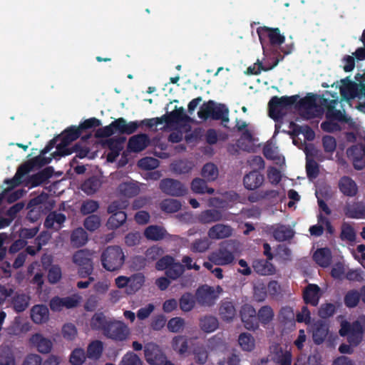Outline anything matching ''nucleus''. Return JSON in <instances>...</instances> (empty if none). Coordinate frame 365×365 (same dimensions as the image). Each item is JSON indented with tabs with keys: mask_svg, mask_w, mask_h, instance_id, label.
Listing matches in <instances>:
<instances>
[{
	"mask_svg": "<svg viewBox=\"0 0 365 365\" xmlns=\"http://www.w3.org/2000/svg\"><path fill=\"white\" fill-rule=\"evenodd\" d=\"M341 100L339 101V96L336 93L331 94L330 91H327L323 97L317 96H310L302 100L300 105V112L307 118H313L322 115L324 108L327 109V115L329 118L334 119L344 118V120L352 128L356 129L358 125L351 120L346 119L344 117L341 110L336 108V106L340 103L348 102V100L354 98L355 92L352 86L347 85L340 88Z\"/></svg>",
	"mask_w": 365,
	"mask_h": 365,
	"instance_id": "nucleus-1",
	"label": "nucleus"
},
{
	"mask_svg": "<svg viewBox=\"0 0 365 365\" xmlns=\"http://www.w3.org/2000/svg\"><path fill=\"white\" fill-rule=\"evenodd\" d=\"M46 165V148L41 150L39 155L26 161L19 166L12 178L4 180L10 188H14L22 182V178L31 171L38 170Z\"/></svg>",
	"mask_w": 365,
	"mask_h": 365,
	"instance_id": "nucleus-2",
	"label": "nucleus"
},
{
	"mask_svg": "<svg viewBox=\"0 0 365 365\" xmlns=\"http://www.w3.org/2000/svg\"><path fill=\"white\" fill-rule=\"evenodd\" d=\"M125 255L120 247H107L101 255L103 267L109 272L119 269L123 264Z\"/></svg>",
	"mask_w": 365,
	"mask_h": 365,
	"instance_id": "nucleus-3",
	"label": "nucleus"
},
{
	"mask_svg": "<svg viewBox=\"0 0 365 365\" xmlns=\"http://www.w3.org/2000/svg\"><path fill=\"white\" fill-rule=\"evenodd\" d=\"M130 334L129 327L120 320L109 319L104 328L103 335L115 341H123L128 339Z\"/></svg>",
	"mask_w": 365,
	"mask_h": 365,
	"instance_id": "nucleus-4",
	"label": "nucleus"
},
{
	"mask_svg": "<svg viewBox=\"0 0 365 365\" xmlns=\"http://www.w3.org/2000/svg\"><path fill=\"white\" fill-rule=\"evenodd\" d=\"M222 292V288L219 285L211 287L204 284L197 289L196 299L199 304L210 307L215 304Z\"/></svg>",
	"mask_w": 365,
	"mask_h": 365,
	"instance_id": "nucleus-5",
	"label": "nucleus"
},
{
	"mask_svg": "<svg viewBox=\"0 0 365 365\" xmlns=\"http://www.w3.org/2000/svg\"><path fill=\"white\" fill-rule=\"evenodd\" d=\"M228 109L224 105L216 104L212 101H210L202 105L198 111V116L204 119L212 118L228 121Z\"/></svg>",
	"mask_w": 365,
	"mask_h": 365,
	"instance_id": "nucleus-6",
	"label": "nucleus"
},
{
	"mask_svg": "<svg viewBox=\"0 0 365 365\" xmlns=\"http://www.w3.org/2000/svg\"><path fill=\"white\" fill-rule=\"evenodd\" d=\"M81 132V130L79 127L73 126L68 128L55 140L57 150L50 153V155L53 157H55L56 154H58V155H68V152L66 151L64 147L71 142L77 139L80 135Z\"/></svg>",
	"mask_w": 365,
	"mask_h": 365,
	"instance_id": "nucleus-7",
	"label": "nucleus"
},
{
	"mask_svg": "<svg viewBox=\"0 0 365 365\" xmlns=\"http://www.w3.org/2000/svg\"><path fill=\"white\" fill-rule=\"evenodd\" d=\"M339 334L341 336L347 335L349 342L351 345L356 346L362 340V327L359 321H356L352 325L346 321H342Z\"/></svg>",
	"mask_w": 365,
	"mask_h": 365,
	"instance_id": "nucleus-8",
	"label": "nucleus"
},
{
	"mask_svg": "<svg viewBox=\"0 0 365 365\" xmlns=\"http://www.w3.org/2000/svg\"><path fill=\"white\" fill-rule=\"evenodd\" d=\"M73 262L80 267L79 274L84 277L90 275L93 269L92 264V252L87 250H81L73 256Z\"/></svg>",
	"mask_w": 365,
	"mask_h": 365,
	"instance_id": "nucleus-9",
	"label": "nucleus"
},
{
	"mask_svg": "<svg viewBox=\"0 0 365 365\" xmlns=\"http://www.w3.org/2000/svg\"><path fill=\"white\" fill-rule=\"evenodd\" d=\"M293 103L292 98L289 97L272 98L269 103V115L274 119L280 118Z\"/></svg>",
	"mask_w": 365,
	"mask_h": 365,
	"instance_id": "nucleus-10",
	"label": "nucleus"
},
{
	"mask_svg": "<svg viewBox=\"0 0 365 365\" xmlns=\"http://www.w3.org/2000/svg\"><path fill=\"white\" fill-rule=\"evenodd\" d=\"M145 357L146 361L152 365H165L169 361L163 353L159 346L153 343H148L145 346Z\"/></svg>",
	"mask_w": 365,
	"mask_h": 365,
	"instance_id": "nucleus-11",
	"label": "nucleus"
},
{
	"mask_svg": "<svg viewBox=\"0 0 365 365\" xmlns=\"http://www.w3.org/2000/svg\"><path fill=\"white\" fill-rule=\"evenodd\" d=\"M197 339V336L188 337L185 335L175 336L170 342L172 349L179 355L184 356L191 349L195 341Z\"/></svg>",
	"mask_w": 365,
	"mask_h": 365,
	"instance_id": "nucleus-12",
	"label": "nucleus"
},
{
	"mask_svg": "<svg viewBox=\"0 0 365 365\" xmlns=\"http://www.w3.org/2000/svg\"><path fill=\"white\" fill-rule=\"evenodd\" d=\"M160 189L165 194L172 196H182L187 192L184 185L172 178L162 180L160 182Z\"/></svg>",
	"mask_w": 365,
	"mask_h": 365,
	"instance_id": "nucleus-13",
	"label": "nucleus"
},
{
	"mask_svg": "<svg viewBox=\"0 0 365 365\" xmlns=\"http://www.w3.org/2000/svg\"><path fill=\"white\" fill-rule=\"evenodd\" d=\"M240 316L244 327L248 330H256L259 328L257 314L255 308L245 304L240 311Z\"/></svg>",
	"mask_w": 365,
	"mask_h": 365,
	"instance_id": "nucleus-14",
	"label": "nucleus"
},
{
	"mask_svg": "<svg viewBox=\"0 0 365 365\" xmlns=\"http://www.w3.org/2000/svg\"><path fill=\"white\" fill-rule=\"evenodd\" d=\"M346 155L355 169L361 170L365 167V147L363 145H356L348 148Z\"/></svg>",
	"mask_w": 365,
	"mask_h": 365,
	"instance_id": "nucleus-15",
	"label": "nucleus"
},
{
	"mask_svg": "<svg viewBox=\"0 0 365 365\" xmlns=\"http://www.w3.org/2000/svg\"><path fill=\"white\" fill-rule=\"evenodd\" d=\"M235 259L233 252L225 247H220L209 256L210 261L218 266L229 265L235 261Z\"/></svg>",
	"mask_w": 365,
	"mask_h": 365,
	"instance_id": "nucleus-16",
	"label": "nucleus"
},
{
	"mask_svg": "<svg viewBox=\"0 0 365 365\" xmlns=\"http://www.w3.org/2000/svg\"><path fill=\"white\" fill-rule=\"evenodd\" d=\"M150 143V139L145 134H138L132 136L128 141V149L133 152L143 150Z\"/></svg>",
	"mask_w": 365,
	"mask_h": 365,
	"instance_id": "nucleus-17",
	"label": "nucleus"
},
{
	"mask_svg": "<svg viewBox=\"0 0 365 365\" xmlns=\"http://www.w3.org/2000/svg\"><path fill=\"white\" fill-rule=\"evenodd\" d=\"M46 202V193L43 191L41 195L31 199L28 203V208L30 209L28 213V217L34 222L38 218V211L36 210L37 207H42V205Z\"/></svg>",
	"mask_w": 365,
	"mask_h": 365,
	"instance_id": "nucleus-18",
	"label": "nucleus"
},
{
	"mask_svg": "<svg viewBox=\"0 0 365 365\" xmlns=\"http://www.w3.org/2000/svg\"><path fill=\"white\" fill-rule=\"evenodd\" d=\"M320 288L316 284H309L304 290L303 297L307 304L317 306L321 297Z\"/></svg>",
	"mask_w": 365,
	"mask_h": 365,
	"instance_id": "nucleus-19",
	"label": "nucleus"
},
{
	"mask_svg": "<svg viewBox=\"0 0 365 365\" xmlns=\"http://www.w3.org/2000/svg\"><path fill=\"white\" fill-rule=\"evenodd\" d=\"M208 236L212 240H220L232 235V228L223 224H217L212 226L208 231Z\"/></svg>",
	"mask_w": 365,
	"mask_h": 365,
	"instance_id": "nucleus-20",
	"label": "nucleus"
},
{
	"mask_svg": "<svg viewBox=\"0 0 365 365\" xmlns=\"http://www.w3.org/2000/svg\"><path fill=\"white\" fill-rule=\"evenodd\" d=\"M264 176L257 171H252L244 177L245 187L248 190H255L264 182Z\"/></svg>",
	"mask_w": 365,
	"mask_h": 365,
	"instance_id": "nucleus-21",
	"label": "nucleus"
},
{
	"mask_svg": "<svg viewBox=\"0 0 365 365\" xmlns=\"http://www.w3.org/2000/svg\"><path fill=\"white\" fill-rule=\"evenodd\" d=\"M11 297V304L16 313L24 312L29 307L30 297L28 295L16 292Z\"/></svg>",
	"mask_w": 365,
	"mask_h": 365,
	"instance_id": "nucleus-22",
	"label": "nucleus"
},
{
	"mask_svg": "<svg viewBox=\"0 0 365 365\" xmlns=\"http://www.w3.org/2000/svg\"><path fill=\"white\" fill-rule=\"evenodd\" d=\"M194 356L195 362L204 364L208 359V352L205 345L199 341H195L190 349Z\"/></svg>",
	"mask_w": 365,
	"mask_h": 365,
	"instance_id": "nucleus-23",
	"label": "nucleus"
},
{
	"mask_svg": "<svg viewBox=\"0 0 365 365\" xmlns=\"http://www.w3.org/2000/svg\"><path fill=\"white\" fill-rule=\"evenodd\" d=\"M219 314L222 320L230 323L233 321L237 315L234 304L230 302H224L221 304Z\"/></svg>",
	"mask_w": 365,
	"mask_h": 365,
	"instance_id": "nucleus-24",
	"label": "nucleus"
},
{
	"mask_svg": "<svg viewBox=\"0 0 365 365\" xmlns=\"http://www.w3.org/2000/svg\"><path fill=\"white\" fill-rule=\"evenodd\" d=\"M340 191L347 196H354L358 191L355 182L349 177H342L339 182Z\"/></svg>",
	"mask_w": 365,
	"mask_h": 365,
	"instance_id": "nucleus-25",
	"label": "nucleus"
},
{
	"mask_svg": "<svg viewBox=\"0 0 365 365\" xmlns=\"http://www.w3.org/2000/svg\"><path fill=\"white\" fill-rule=\"evenodd\" d=\"M328 334V327L325 323L317 322L314 324L312 329V338L314 341L319 344L324 341Z\"/></svg>",
	"mask_w": 365,
	"mask_h": 365,
	"instance_id": "nucleus-26",
	"label": "nucleus"
},
{
	"mask_svg": "<svg viewBox=\"0 0 365 365\" xmlns=\"http://www.w3.org/2000/svg\"><path fill=\"white\" fill-rule=\"evenodd\" d=\"M145 277L141 273H136L129 277L128 287L126 289L128 294H133L143 286Z\"/></svg>",
	"mask_w": 365,
	"mask_h": 365,
	"instance_id": "nucleus-27",
	"label": "nucleus"
},
{
	"mask_svg": "<svg viewBox=\"0 0 365 365\" xmlns=\"http://www.w3.org/2000/svg\"><path fill=\"white\" fill-rule=\"evenodd\" d=\"M255 271L261 275H270L275 272V268L268 260H256L252 265Z\"/></svg>",
	"mask_w": 365,
	"mask_h": 365,
	"instance_id": "nucleus-28",
	"label": "nucleus"
},
{
	"mask_svg": "<svg viewBox=\"0 0 365 365\" xmlns=\"http://www.w3.org/2000/svg\"><path fill=\"white\" fill-rule=\"evenodd\" d=\"M144 235L150 240L158 241L163 239L167 235V232L162 227L150 225L145 230Z\"/></svg>",
	"mask_w": 365,
	"mask_h": 365,
	"instance_id": "nucleus-29",
	"label": "nucleus"
},
{
	"mask_svg": "<svg viewBox=\"0 0 365 365\" xmlns=\"http://www.w3.org/2000/svg\"><path fill=\"white\" fill-rule=\"evenodd\" d=\"M200 329L206 333L215 331L219 327L217 319L212 316H205L200 319Z\"/></svg>",
	"mask_w": 365,
	"mask_h": 365,
	"instance_id": "nucleus-30",
	"label": "nucleus"
},
{
	"mask_svg": "<svg viewBox=\"0 0 365 365\" xmlns=\"http://www.w3.org/2000/svg\"><path fill=\"white\" fill-rule=\"evenodd\" d=\"M313 257L319 265L327 267L331 263V255L329 249L321 248L314 252Z\"/></svg>",
	"mask_w": 365,
	"mask_h": 365,
	"instance_id": "nucleus-31",
	"label": "nucleus"
},
{
	"mask_svg": "<svg viewBox=\"0 0 365 365\" xmlns=\"http://www.w3.org/2000/svg\"><path fill=\"white\" fill-rule=\"evenodd\" d=\"M294 230L289 226L277 225L273 232V236L277 241L283 242L293 237Z\"/></svg>",
	"mask_w": 365,
	"mask_h": 365,
	"instance_id": "nucleus-32",
	"label": "nucleus"
},
{
	"mask_svg": "<svg viewBox=\"0 0 365 365\" xmlns=\"http://www.w3.org/2000/svg\"><path fill=\"white\" fill-rule=\"evenodd\" d=\"M238 344L240 348L245 351H252L255 348V339L249 333L244 332L239 335Z\"/></svg>",
	"mask_w": 365,
	"mask_h": 365,
	"instance_id": "nucleus-33",
	"label": "nucleus"
},
{
	"mask_svg": "<svg viewBox=\"0 0 365 365\" xmlns=\"http://www.w3.org/2000/svg\"><path fill=\"white\" fill-rule=\"evenodd\" d=\"M222 218L220 211L217 210H208L202 212L198 216L199 222L207 224L219 221Z\"/></svg>",
	"mask_w": 365,
	"mask_h": 365,
	"instance_id": "nucleus-34",
	"label": "nucleus"
},
{
	"mask_svg": "<svg viewBox=\"0 0 365 365\" xmlns=\"http://www.w3.org/2000/svg\"><path fill=\"white\" fill-rule=\"evenodd\" d=\"M102 182L96 177H92L86 180L81 185V190L87 195H93L96 193L101 187Z\"/></svg>",
	"mask_w": 365,
	"mask_h": 365,
	"instance_id": "nucleus-35",
	"label": "nucleus"
},
{
	"mask_svg": "<svg viewBox=\"0 0 365 365\" xmlns=\"http://www.w3.org/2000/svg\"><path fill=\"white\" fill-rule=\"evenodd\" d=\"M258 322L266 325L270 323L274 317V313L272 308L268 305L262 307L257 312Z\"/></svg>",
	"mask_w": 365,
	"mask_h": 365,
	"instance_id": "nucleus-36",
	"label": "nucleus"
},
{
	"mask_svg": "<svg viewBox=\"0 0 365 365\" xmlns=\"http://www.w3.org/2000/svg\"><path fill=\"white\" fill-rule=\"evenodd\" d=\"M46 182V168L41 169L38 173L29 176L24 182L26 186L35 187Z\"/></svg>",
	"mask_w": 365,
	"mask_h": 365,
	"instance_id": "nucleus-37",
	"label": "nucleus"
},
{
	"mask_svg": "<svg viewBox=\"0 0 365 365\" xmlns=\"http://www.w3.org/2000/svg\"><path fill=\"white\" fill-rule=\"evenodd\" d=\"M31 317L36 324H41L46 322V305L38 304L32 307Z\"/></svg>",
	"mask_w": 365,
	"mask_h": 365,
	"instance_id": "nucleus-38",
	"label": "nucleus"
},
{
	"mask_svg": "<svg viewBox=\"0 0 365 365\" xmlns=\"http://www.w3.org/2000/svg\"><path fill=\"white\" fill-rule=\"evenodd\" d=\"M118 190L120 194L125 197H133L139 192V187L133 182H125L119 185Z\"/></svg>",
	"mask_w": 365,
	"mask_h": 365,
	"instance_id": "nucleus-39",
	"label": "nucleus"
},
{
	"mask_svg": "<svg viewBox=\"0 0 365 365\" xmlns=\"http://www.w3.org/2000/svg\"><path fill=\"white\" fill-rule=\"evenodd\" d=\"M65 216L61 213L53 212L47 215V228L52 227L57 230L60 229L61 224L65 221Z\"/></svg>",
	"mask_w": 365,
	"mask_h": 365,
	"instance_id": "nucleus-40",
	"label": "nucleus"
},
{
	"mask_svg": "<svg viewBox=\"0 0 365 365\" xmlns=\"http://www.w3.org/2000/svg\"><path fill=\"white\" fill-rule=\"evenodd\" d=\"M103 349V343L96 340L92 341L88 346L87 355L89 359H98L102 354Z\"/></svg>",
	"mask_w": 365,
	"mask_h": 365,
	"instance_id": "nucleus-41",
	"label": "nucleus"
},
{
	"mask_svg": "<svg viewBox=\"0 0 365 365\" xmlns=\"http://www.w3.org/2000/svg\"><path fill=\"white\" fill-rule=\"evenodd\" d=\"M109 320L106 318L102 312L96 313L91 319V327L94 329H101L103 333L104 332V328Z\"/></svg>",
	"mask_w": 365,
	"mask_h": 365,
	"instance_id": "nucleus-42",
	"label": "nucleus"
},
{
	"mask_svg": "<svg viewBox=\"0 0 365 365\" xmlns=\"http://www.w3.org/2000/svg\"><path fill=\"white\" fill-rule=\"evenodd\" d=\"M88 241V236L83 228H77L71 235V242L76 247L83 246Z\"/></svg>",
	"mask_w": 365,
	"mask_h": 365,
	"instance_id": "nucleus-43",
	"label": "nucleus"
},
{
	"mask_svg": "<svg viewBox=\"0 0 365 365\" xmlns=\"http://www.w3.org/2000/svg\"><path fill=\"white\" fill-rule=\"evenodd\" d=\"M185 327V319L179 317L170 319L167 324L168 329L173 333H179L182 331Z\"/></svg>",
	"mask_w": 365,
	"mask_h": 365,
	"instance_id": "nucleus-44",
	"label": "nucleus"
},
{
	"mask_svg": "<svg viewBox=\"0 0 365 365\" xmlns=\"http://www.w3.org/2000/svg\"><path fill=\"white\" fill-rule=\"evenodd\" d=\"M191 189L194 192L198 194H204L206 192L212 194L214 192V190L212 188H208L206 182L200 178H195L192 180Z\"/></svg>",
	"mask_w": 365,
	"mask_h": 365,
	"instance_id": "nucleus-45",
	"label": "nucleus"
},
{
	"mask_svg": "<svg viewBox=\"0 0 365 365\" xmlns=\"http://www.w3.org/2000/svg\"><path fill=\"white\" fill-rule=\"evenodd\" d=\"M107 225L111 229H115L122 225L126 220L127 216L124 212H118L115 214H111Z\"/></svg>",
	"mask_w": 365,
	"mask_h": 365,
	"instance_id": "nucleus-46",
	"label": "nucleus"
},
{
	"mask_svg": "<svg viewBox=\"0 0 365 365\" xmlns=\"http://www.w3.org/2000/svg\"><path fill=\"white\" fill-rule=\"evenodd\" d=\"M267 286L261 280L257 281L254 284V298L256 301L263 302L267 297Z\"/></svg>",
	"mask_w": 365,
	"mask_h": 365,
	"instance_id": "nucleus-47",
	"label": "nucleus"
},
{
	"mask_svg": "<svg viewBox=\"0 0 365 365\" xmlns=\"http://www.w3.org/2000/svg\"><path fill=\"white\" fill-rule=\"evenodd\" d=\"M193 167L191 162L187 160H178L171 165L172 170L177 174L189 173Z\"/></svg>",
	"mask_w": 365,
	"mask_h": 365,
	"instance_id": "nucleus-48",
	"label": "nucleus"
},
{
	"mask_svg": "<svg viewBox=\"0 0 365 365\" xmlns=\"http://www.w3.org/2000/svg\"><path fill=\"white\" fill-rule=\"evenodd\" d=\"M48 261L47 260V263ZM62 277L61 268L56 264L47 265V279L51 283H56Z\"/></svg>",
	"mask_w": 365,
	"mask_h": 365,
	"instance_id": "nucleus-49",
	"label": "nucleus"
},
{
	"mask_svg": "<svg viewBox=\"0 0 365 365\" xmlns=\"http://www.w3.org/2000/svg\"><path fill=\"white\" fill-rule=\"evenodd\" d=\"M361 292L352 289L349 291L344 296V304L348 307H355L359 302Z\"/></svg>",
	"mask_w": 365,
	"mask_h": 365,
	"instance_id": "nucleus-50",
	"label": "nucleus"
},
{
	"mask_svg": "<svg viewBox=\"0 0 365 365\" xmlns=\"http://www.w3.org/2000/svg\"><path fill=\"white\" fill-rule=\"evenodd\" d=\"M106 143L111 150L107 155V159L109 162H113L122 148L120 143L118 140L111 138L108 140Z\"/></svg>",
	"mask_w": 365,
	"mask_h": 365,
	"instance_id": "nucleus-51",
	"label": "nucleus"
},
{
	"mask_svg": "<svg viewBox=\"0 0 365 365\" xmlns=\"http://www.w3.org/2000/svg\"><path fill=\"white\" fill-rule=\"evenodd\" d=\"M202 175L207 180L213 181L218 176V170L214 164L207 163L204 165Z\"/></svg>",
	"mask_w": 365,
	"mask_h": 365,
	"instance_id": "nucleus-52",
	"label": "nucleus"
},
{
	"mask_svg": "<svg viewBox=\"0 0 365 365\" xmlns=\"http://www.w3.org/2000/svg\"><path fill=\"white\" fill-rule=\"evenodd\" d=\"M181 207V203L174 199H167L162 202L161 209L166 212H178Z\"/></svg>",
	"mask_w": 365,
	"mask_h": 365,
	"instance_id": "nucleus-53",
	"label": "nucleus"
},
{
	"mask_svg": "<svg viewBox=\"0 0 365 365\" xmlns=\"http://www.w3.org/2000/svg\"><path fill=\"white\" fill-rule=\"evenodd\" d=\"M195 306V299L191 294H183L180 299V307L183 312L191 311Z\"/></svg>",
	"mask_w": 365,
	"mask_h": 365,
	"instance_id": "nucleus-54",
	"label": "nucleus"
},
{
	"mask_svg": "<svg viewBox=\"0 0 365 365\" xmlns=\"http://www.w3.org/2000/svg\"><path fill=\"white\" fill-rule=\"evenodd\" d=\"M277 349L276 355L273 357L274 360L279 363L280 365H291L292 356L289 351H283L281 349L275 347Z\"/></svg>",
	"mask_w": 365,
	"mask_h": 365,
	"instance_id": "nucleus-55",
	"label": "nucleus"
},
{
	"mask_svg": "<svg viewBox=\"0 0 365 365\" xmlns=\"http://www.w3.org/2000/svg\"><path fill=\"white\" fill-rule=\"evenodd\" d=\"M30 342L41 354H46V338L40 334H35L30 338Z\"/></svg>",
	"mask_w": 365,
	"mask_h": 365,
	"instance_id": "nucleus-56",
	"label": "nucleus"
},
{
	"mask_svg": "<svg viewBox=\"0 0 365 365\" xmlns=\"http://www.w3.org/2000/svg\"><path fill=\"white\" fill-rule=\"evenodd\" d=\"M119 365H143V361L135 354L129 351L123 356Z\"/></svg>",
	"mask_w": 365,
	"mask_h": 365,
	"instance_id": "nucleus-57",
	"label": "nucleus"
},
{
	"mask_svg": "<svg viewBox=\"0 0 365 365\" xmlns=\"http://www.w3.org/2000/svg\"><path fill=\"white\" fill-rule=\"evenodd\" d=\"M345 215L351 218H364L365 209L359 206H347L345 209Z\"/></svg>",
	"mask_w": 365,
	"mask_h": 365,
	"instance_id": "nucleus-58",
	"label": "nucleus"
},
{
	"mask_svg": "<svg viewBox=\"0 0 365 365\" xmlns=\"http://www.w3.org/2000/svg\"><path fill=\"white\" fill-rule=\"evenodd\" d=\"M86 360V354L83 349L78 348L75 349L71 356L70 362L73 365H81Z\"/></svg>",
	"mask_w": 365,
	"mask_h": 365,
	"instance_id": "nucleus-59",
	"label": "nucleus"
},
{
	"mask_svg": "<svg viewBox=\"0 0 365 365\" xmlns=\"http://www.w3.org/2000/svg\"><path fill=\"white\" fill-rule=\"evenodd\" d=\"M138 165L144 170H153L159 165V162L154 158L146 157L140 160Z\"/></svg>",
	"mask_w": 365,
	"mask_h": 365,
	"instance_id": "nucleus-60",
	"label": "nucleus"
},
{
	"mask_svg": "<svg viewBox=\"0 0 365 365\" xmlns=\"http://www.w3.org/2000/svg\"><path fill=\"white\" fill-rule=\"evenodd\" d=\"M336 305L332 303H325L321 305L319 309V315L322 318H328L331 317L336 311Z\"/></svg>",
	"mask_w": 365,
	"mask_h": 365,
	"instance_id": "nucleus-61",
	"label": "nucleus"
},
{
	"mask_svg": "<svg viewBox=\"0 0 365 365\" xmlns=\"http://www.w3.org/2000/svg\"><path fill=\"white\" fill-rule=\"evenodd\" d=\"M210 243L207 238L195 240L191 245V250L195 252H204L209 249Z\"/></svg>",
	"mask_w": 365,
	"mask_h": 365,
	"instance_id": "nucleus-62",
	"label": "nucleus"
},
{
	"mask_svg": "<svg viewBox=\"0 0 365 365\" xmlns=\"http://www.w3.org/2000/svg\"><path fill=\"white\" fill-rule=\"evenodd\" d=\"M184 272V267L179 263L173 264L166 270V275L173 279H175L179 277Z\"/></svg>",
	"mask_w": 365,
	"mask_h": 365,
	"instance_id": "nucleus-63",
	"label": "nucleus"
},
{
	"mask_svg": "<svg viewBox=\"0 0 365 365\" xmlns=\"http://www.w3.org/2000/svg\"><path fill=\"white\" fill-rule=\"evenodd\" d=\"M0 365H16L14 356L9 349L0 352Z\"/></svg>",
	"mask_w": 365,
	"mask_h": 365,
	"instance_id": "nucleus-64",
	"label": "nucleus"
}]
</instances>
